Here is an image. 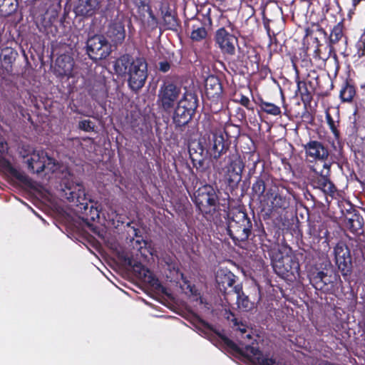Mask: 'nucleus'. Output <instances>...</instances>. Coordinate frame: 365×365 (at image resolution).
<instances>
[{
	"mask_svg": "<svg viewBox=\"0 0 365 365\" xmlns=\"http://www.w3.org/2000/svg\"><path fill=\"white\" fill-rule=\"evenodd\" d=\"M227 235L236 246L243 247L252 234L253 222L245 210L236 209L226 226Z\"/></svg>",
	"mask_w": 365,
	"mask_h": 365,
	"instance_id": "1",
	"label": "nucleus"
},
{
	"mask_svg": "<svg viewBox=\"0 0 365 365\" xmlns=\"http://www.w3.org/2000/svg\"><path fill=\"white\" fill-rule=\"evenodd\" d=\"M240 129L233 125L213 128L208 138V152L215 159H220L230 150L232 138H236Z\"/></svg>",
	"mask_w": 365,
	"mask_h": 365,
	"instance_id": "2",
	"label": "nucleus"
},
{
	"mask_svg": "<svg viewBox=\"0 0 365 365\" xmlns=\"http://www.w3.org/2000/svg\"><path fill=\"white\" fill-rule=\"evenodd\" d=\"M264 197L267 205L265 212L267 218L281 215L290 205V188L279 182L273 183L267 189Z\"/></svg>",
	"mask_w": 365,
	"mask_h": 365,
	"instance_id": "3",
	"label": "nucleus"
},
{
	"mask_svg": "<svg viewBox=\"0 0 365 365\" xmlns=\"http://www.w3.org/2000/svg\"><path fill=\"white\" fill-rule=\"evenodd\" d=\"M198 107V97L196 93L186 91L179 100L172 114V122L177 131H183L190 122Z\"/></svg>",
	"mask_w": 365,
	"mask_h": 365,
	"instance_id": "4",
	"label": "nucleus"
},
{
	"mask_svg": "<svg viewBox=\"0 0 365 365\" xmlns=\"http://www.w3.org/2000/svg\"><path fill=\"white\" fill-rule=\"evenodd\" d=\"M312 285L325 294L336 295L342 287V281L338 272L331 267L323 269H314L309 274Z\"/></svg>",
	"mask_w": 365,
	"mask_h": 365,
	"instance_id": "5",
	"label": "nucleus"
},
{
	"mask_svg": "<svg viewBox=\"0 0 365 365\" xmlns=\"http://www.w3.org/2000/svg\"><path fill=\"white\" fill-rule=\"evenodd\" d=\"M245 168V163L237 150L229 151L223 161H219L217 170L222 174L224 182L231 189H235L242 180V174Z\"/></svg>",
	"mask_w": 365,
	"mask_h": 365,
	"instance_id": "6",
	"label": "nucleus"
},
{
	"mask_svg": "<svg viewBox=\"0 0 365 365\" xmlns=\"http://www.w3.org/2000/svg\"><path fill=\"white\" fill-rule=\"evenodd\" d=\"M181 86L170 81H164L158 94V104L165 112L173 109L179 101Z\"/></svg>",
	"mask_w": 365,
	"mask_h": 365,
	"instance_id": "7",
	"label": "nucleus"
},
{
	"mask_svg": "<svg viewBox=\"0 0 365 365\" xmlns=\"http://www.w3.org/2000/svg\"><path fill=\"white\" fill-rule=\"evenodd\" d=\"M128 83L132 91L141 89L148 78V63L144 57H136L132 60L128 71Z\"/></svg>",
	"mask_w": 365,
	"mask_h": 365,
	"instance_id": "8",
	"label": "nucleus"
},
{
	"mask_svg": "<svg viewBox=\"0 0 365 365\" xmlns=\"http://www.w3.org/2000/svg\"><path fill=\"white\" fill-rule=\"evenodd\" d=\"M275 272L282 278L292 279L299 275L300 264L297 255L294 254L281 255L273 261Z\"/></svg>",
	"mask_w": 365,
	"mask_h": 365,
	"instance_id": "9",
	"label": "nucleus"
},
{
	"mask_svg": "<svg viewBox=\"0 0 365 365\" xmlns=\"http://www.w3.org/2000/svg\"><path fill=\"white\" fill-rule=\"evenodd\" d=\"M334 255L336 264L344 279L349 281L352 273V259L350 250L344 241L340 240L336 244L334 247Z\"/></svg>",
	"mask_w": 365,
	"mask_h": 365,
	"instance_id": "10",
	"label": "nucleus"
},
{
	"mask_svg": "<svg viewBox=\"0 0 365 365\" xmlns=\"http://www.w3.org/2000/svg\"><path fill=\"white\" fill-rule=\"evenodd\" d=\"M86 52L94 61L106 58L111 53V46L103 35H94L86 41Z\"/></svg>",
	"mask_w": 365,
	"mask_h": 365,
	"instance_id": "11",
	"label": "nucleus"
},
{
	"mask_svg": "<svg viewBox=\"0 0 365 365\" xmlns=\"http://www.w3.org/2000/svg\"><path fill=\"white\" fill-rule=\"evenodd\" d=\"M218 201L219 197L215 189L209 184L200 187L194 193V202L202 215L215 206Z\"/></svg>",
	"mask_w": 365,
	"mask_h": 365,
	"instance_id": "12",
	"label": "nucleus"
},
{
	"mask_svg": "<svg viewBox=\"0 0 365 365\" xmlns=\"http://www.w3.org/2000/svg\"><path fill=\"white\" fill-rule=\"evenodd\" d=\"M24 158L29 170L33 173L39 174L48 169L49 165H55L53 159L48 156L43 150H34Z\"/></svg>",
	"mask_w": 365,
	"mask_h": 365,
	"instance_id": "13",
	"label": "nucleus"
},
{
	"mask_svg": "<svg viewBox=\"0 0 365 365\" xmlns=\"http://www.w3.org/2000/svg\"><path fill=\"white\" fill-rule=\"evenodd\" d=\"M302 146L308 162L313 163L319 161L327 163V160L329 156V150L328 146L324 143L317 140H309Z\"/></svg>",
	"mask_w": 365,
	"mask_h": 365,
	"instance_id": "14",
	"label": "nucleus"
},
{
	"mask_svg": "<svg viewBox=\"0 0 365 365\" xmlns=\"http://www.w3.org/2000/svg\"><path fill=\"white\" fill-rule=\"evenodd\" d=\"M62 191L69 202L74 203L76 206H80V208L81 210L83 209L86 215H88L86 211L88 208V205L87 203L85 189L82 184L66 183Z\"/></svg>",
	"mask_w": 365,
	"mask_h": 365,
	"instance_id": "15",
	"label": "nucleus"
},
{
	"mask_svg": "<svg viewBox=\"0 0 365 365\" xmlns=\"http://www.w3.org/2000/svg\"><path fill=\"white\" fill-rule=\"evenodd\" d=\"M161 22L160 34L165 30H170L177 32L181 27V22L178 16L177 11L170 8L169 4H162L159 9Z\"/></svg>",
	"mask_w": 365,
	"mask_h": 365,
	"instance_id": "16",
	"label": "nucleus"
},
{
	"mask_svg": "<svg viewBox=\"0 0 365 365\" xmlns=\"http://www.w3.org/2000/svg\"><path fill=\"white\" fill-rule=\"evenodd\" d=\"M202 215L207 221L212 222L217 226H222L225 224L227 226L228 220L231 217L230 205L228 202L220 204L218 201L212 208L205 211Z\"/></svg>",
	"mask_w": 365,
	"mask_h": 365,
	"instance_id": "17",
	"label": "nucleus"
},
{
	"mask_svg": "<svg viewBox=\"0 0 365 365\" xmlns=\"http://www.w3.org/2000/svg\"><path fill=\"white\" fill-rule=\"evenodd\" d=\"M237 277L227 269H220L217 270L215 275V281L217 287L220 292L225 296L226 300V295L230 292H232V288L236 284V279Z\"/></svg>",
	"mask_w": 365,
	"mask_h": 365,
	"instance_id": "18",
	"label": "nucleus"
},
{
	"mask_svg": "<svg viewBox=\"0 0 365 365\" xmlns=\"http://www.w3.org/2000/svg\"><path fill=\"white\" fill-rule=\"evenodd\" d=\"M277 182L272 174L269 171H266L263 167L259 174L255 177V180L252 185V192L258 197L264 196V193L266 194V190H267L269 186Z\"/></svg>",
	"mask_w": 365,
	"mask_h": 365,
	"instance_id": "19",
	"label": "nucleus"
},
{
	"mask_svg": "<svg viewBox=\"0 0 365 365\" xmlns=\"http://www.w3.org/2000/svg\"><path fill=\"white\" fill-rule=\"evenodd\" d=\"M307 78L313 81L316 94L319 96H327L333 89V82L329 75H319L314 70L310 71Z\"/></svg>",
	"mask_w": 365,
	"mask_h": 365,
	"instance_id": "20",
	"label": "nucleus"
},
{
	"mask_svg": "<svg viewBox=\"0 0 365 365\" xmlns=\"http://www.w3.org/2000/svg\"><path fill=\"white\" fill-rule=\"evenodd\" d=\"M215 41L223 53L235 54V44L238 41L237 38L230 34L225 28H220L217 31Z\"/></svg>",
	"mask_w": 365,
	"mask_h": 365,
	"instance_id": "21",
	"label": "nucleus"
},
{
	"mask_svg": "<svg viewBox=\"0 0 365 365\" xmlns=\"http://www.w3.org/2000/svg\"><path fill=\"white\" fill-rule=\"evenodd\" d=\"M296 83L297 86V93L300 96L301 100L304 105L305 113L308 114L307 107L310 106L313 100V96L316 93V89L313 84V81L308 78L307 81H301L297 74L296 76Z\"/></svg>",
	"mask_w": 365,
	"mask_h": 365,
	"instance_id": "22",
	"label": "nucleus"
},
{
	"mask_svg": "<svg viewBox=\"0 0 365 365\" xmlns=\"http://www.w3.org/2000/svg\"><path fill=\"white\" fill-rule=\"evenodd\" d=\"M205 95L212 101H219L223 93V88L220 78L214 75L207 76L205 81Z\"/></svg>",
	"mask_w": 365,
	"mask_h": 365,
	"instance_id": "23",
	"label": "nucleus"
},
{
	"mask_svg": "<svg viewBox=\"0 0 365 365\" xmlns=\"http://www.w3.org/2000/svg\"><path fill=\"white\" fill-rule=\"evenodd\" d=\"M106 34L114 46L121 45L126 36L123 21L118 19L112 21L108 25Z\"/></svg>",
	"mask_w": 365,
	"mask_h": 365,
	"instance_id": "24",
	"label": "nucleus"
},
{
	"mask_svg": "<svg viewBox=\"0 0 365 365\" xmlns=\"http://www.w3.org/2000/svg\"><path fill=\"white\" fill-rule=\"evenodd\" d=\"M74 66L73 58L66 54L59 56L55 62V72L59 76H71Z\"/></svg>",
	"mask_w": 365,
	"mask_h": 365,
	"instance_id": "25",
	"label": "nucleus"
},
{
	"mask_svg": "<svg viewBox=\"0 0 365 365\" xmlns=\"http://www.w3.org/2000/svg\"><path fill=\"white\" fill-rule=\"evenodd\" d=\"M88 93L94 101L98 103L103 101L108 97L106 79L104 78L95 79L88 90Z\"/></svg>",
	"mask_w": 365,
	"mask_h": 365,
	"instance_id": "26",
	"label": "nucleus"
},
{
	"mask_svg": "<svg viewBox=\"0 0 365 365\" xmlns=\"http://www.w3.org/2000/svg\"><path fill=\"white\" fill-rule=\"evenodd\" d=\"M364 224L363 217L356 210L349 213V217H346V227L355 235H361L364 233Z\"/></svg>",
	"mask_w": 365,
	"mask_h": 365,
	"instance_id": "27",
	"label": "nucleus"
},
{
	"mask_svg": "<svg viewBox=\"0 0 365 365\" xmlns=\"http://www.w3.org/2000/svg\"><path fill=\"white\" fill-rule=\"evenodd\" d=\"M101 0L82 1L76 8V12L84 16H91L100 8Z\"/></svg>",
	"mask_w": 365,
	"mask_h": 365,
	"instance_id": "28",
	"label": "nucleus"
},
{
	"mask_svg": "<svg viewBox=\"0 0 365 365\" xmlns=\"http://www.w3.org/2000/svg\"><path fill=\"white\" fill-rule=\"evenodd\" d=\"M356 94V90L352 80L350 78H346L343 81L339 91V98L341 101L344 103H351Z\"/></svg>",
	"mask_w": 365,
	"mask_h": 365,
	"instance_id": "29",
	"label": "nucleus"
},
{
	"mask_svg": "<svg viewBox=\"0 0 365 365\" xmlns=\"http://www.w3.org/2000/svg\"><path fill=\"white\" fill-rule=\"evenodd\" d=\"M6 166L8 168V175L13 180L22 183L24 185H28L30 182L29 178L25 175L23 172L12 167L9 163L3 157H1V168Z\"/></svg>",
	"mask_w": 365,
	"mask_h": 365,
	"instance_id": "30",
	"label": "nucleus"
},
{
	"mask_svg": "<svg viewBox=\"0 0 365 365\" xmlns=\"http://www.w3.org/2000/svg\"><path fill=\"white\" fill-rule=\"evenodd\" d=\"M120 259L125 265L132 268L139 277H146V272L148 270L145 268L140 262L135 260L133 256L123 253L120 255Z\"/></svg>",
	"mask_w": 365,
	"mask_h": 365,
	"instance_id": "31",
	"label": "nucleus"
},
{
	"mask_svg": "<svg viewBox=\"0 0 365 365\" xmlns=\"http://www.w3.org/2000/svg\"><path fill=\"white\" fill-rule=\"evenodd\" d=\"M232 293L236 294L237 304L239 308L245 311L252 309L253 304L249 297L244 294L241 284H237L233 287Z\"/></svg>",
	"mask_w": 365,
	"mask_h": 365,
	"instance_id": "32",
	"label": "nucleus"
},
{
	"mask_svg": "<svg viewBox=\"0 0 365 365\" xmlns=\"http://www.w3.org/2000/svg\"><path fill=\"white\" fill-rule=\"evenodd\" d=\"M260 55L255 51L252 50L248 52L247 59L245 61V68L247 72L255 73L259 70Z\"/></svg>",
	"mask_w": 365,
	"mask_h": 365,
	"instance_id": "33",
	"label": "nucleus"
},
{
	"mask_svg": "<svg viewBox=\"0 0 365 365\" xmlns=\"http://www.w3.org/2000/svg\"><path fill=\"white\" fill-rule=\"evenodd\" d=\"M330 167V164L324 163L323 168L327 170L326 174L318 172L314 166L310 167V170L314 173V175L311 179V183L314 188H318L325 180L329 178Z\"/></svg>",
	"mask_w": 365,
	"mask_h": 365,
	"instance_id": "34",
	"label": "nucleus"
},
{
	"mask_svg": "<svg viewBox=\"0 0 365 365\" xmlns=\"http://www.w3.org/2000/svg\"><path fill=\"white\" fill-rule=\"evenodd\" d=\"M257 105L259 106L261 110L267 114L272 115H279L281 114V109L279 106L272 103L265 101L262 98L259 97L257 101L255 100Z\"/></svg>",
	"mask_w": 365,
	"mask_h": 365,
	"instance_id": "35",
	"label": "nucleus"
},
{
	"mask_svg": "<svg viewBox=\"0 0 365 365\" xmlns=\"http://www.w3.org/2000/svg\"><path fill=\"white\" fill-rule=\"evenodd\" d=\"M130 56L128 54H124L118 58L114 63V69L118 75L128 73V68L131 63Z\"/></svg>",
	"mask_w": 365,
	"mask_h": 365,
	"instance_id": "36",
	"label": "nucleus"
},
{
	"mask_svg": "<svg viewBox=\"0 0 365 365\" xmlns=\"http://www.w3.org/2000/svg\"><path fill=\"white\" fill-rule=\"evenodd\" d=\"M252 219L255 220V215H252ZM255 228H253L252 234L253 237L252 238L255 242H258L259 245H263V243L267 240V235L264 230V226L261 222H259V225L257 223L255 220Z\"/></svg>",
	"mask_w": 365,
	"mask_h": 365,
	"instance_id": "37",
	"label": "nucleus"
},
{
	"mask_svg": "<svg viewBox=\"0 0 365 365\" xmlns=\"http://www.w3.org/2000/svg\"><path fill=\"white\" fill-rule=\"evenodd\" d=\"M344 36V24L342 21L336 24L331 31L329 41L330 44L338 43Z\"/></svg>",
	"mask_w": 365,
	"mask_h": 365,
	"instance_id": "38",
	"label": "nucleus"
},
{
	"mask_svg": "<svg viewBox=\"0 0 365 365\" xmlns=\"http://www.w3.org/2000/svg\"><path fill=\"white\" fill-rule=\"evenodd\" d=\"M18 4V0H2L1 16H7L15 12Z\"/></svg>",
	"mask_w": 365,
	"mask_h": 365,
	"instance_id": "39",
	"label": "nucleus"
},
{
	"mask_svg": "<svg viewBox=\"0 0 365 365\" xmlns=\"http://www.w3.org/2000/svg\"><path fill=\"white\" fill-rule=\"evenodd\" d=\"M146 11L148 14V18L145 26L149 31L153 32L159 26V25L160 26V22H159L150 6H148V9H146Z\"/></svg>",
	"mask_w": 365,
	"mask_h": 365,
	"instance_id": "40",
	"label": "nucleus"
},
{
	"mask_svg": "<svg viewBox=\"0 0 365 365\" xmlns=\"http://www.w3.org/2000/svg\"><path fill=\"white\" fill-rule=\"evenodd\" d=\"M326 120L329 125V128L331 130V133H333L334 138L336 140H339L340 138V132L338 130V126L339 123V120L335 121L329 112L326 113Z\"/></svg>",
	"mask_w": 365,
	"mask_h": 365,
	"instance_id": "41",
	"label": "nucleus"
},
{
	"mask_svg": "<svg viewBox=\"0 0 365 365\" xmlns=\"http://www.w3.org/2000/svg\"><path fill=\"white\" fill-rule=\"evenodd\" d=\"M317 189L321 190L325 195L334 197L337 191L335 185L331 181L330 178L325 180Z\"/></svg>",
	"mask_w": 365,
	"mask_h": 365,
	"instance_id": "42",
	"label": "nucleus"
},
{
	"mask_svg": "<svg viewBox=\"0 0 365 365\" xmlns=\"http://www.w3.org/2000/svg\"><path fill=\"white\" fill-rule=\"evenodd\" d=\"M196 146V148L192 147L189 148V155L192 162L194 158L201 160L205 158L204 155V148L201 143H197Z\"/></svg>",
	"mask_w": 365,
	"mask_h": 365,
	"instance_id": "43",
	"label": "nucleus"
},
{
	"mask_svg": "<svg viewBox=\"0 0 365 365\" xmlns=\"http://www.w3.org/2000/svg\"><path fill=\"white\" fill-rule=\"evenodd\" d=\"M192 165L196 169L197 173L202 177V174L208 169V165L206 164L205 158L203 159H192Z\"/></svg>",
	"mask_w": 365,
	"mask_h": 365,
	"instance_id": "44",
	"label": "nucleus"
},
{
	"mask_svg": "<svg viewBox=\"0 0 365 365\" xmlns=\"http://www.w3.org/2000/svg\"><path fill=\"white\" fill-rule=\"evenodd\" d=\"M193 28L190 35L192 40L200 41L206 38L207 33L205 27H197L195 29V26H193Z\"/></svg>",
	"mask_w": 365,
	"mask_h": 365,
	"instance_id": "45",
	"label": "nucleus"
},
{
	"mask_svg": "<svg viewBox=\"0 0 365 365\" xmlns=\"http://www.w3.org/2000/svg\"><path fill=\"white\" fill-rule=\"evenodd\" d=\"M183 286H185V287H183V289L186 294H189L190 296L194 297L200 296V292L198 289L195 287L194 284H192L188 280H184Z\"/></svg>",
	"mask_w": 365,
	"mask_h": 365,
	"instance_id": "46",
	"label": "nucleus"
},
{
	"mask_svg": "<svg viewBox=\"0 0 365 365\" xmlns=\"http://www.w3.org/2000/svg\"><path fill=\"white\" fill-rule=\"evenodd\" d=\"M80 130L86 132H91L94 130V124L90 120H83L78 123V125Z\"/></svg>",
	"mask_w": 365,
	"mask_h": 365,
	"instance_id": "47",
	"label": "nucleus"
},
{
	"mask_svg": "<svg viewBox=\"0 0 365 365\" xmlns=\"http://www.w3.org/2000/svg\"><path fill=\"white\" fill-rule=\"evenodd\" d=\"M268 48L271 54L272 53H277L279 50H281V46L278 44V41L275 36L269 37Z\"/></svg>",
	"mask_w": 365,
	"mask_h": 365,
	"instance_id": "48",
	"label": "nucleus"
},
{
	"mask_svg": "<svg viewBox=\"0 0 365 365\" xmlns=\"http://www.w3.org/2000/svg\"><path fill=\"white\" fill-rule=\"evenodd\" d=\"M321 51L319 48H317L313 54V60L315 61V63L317 64V66H321L322 65L325 64V61L327 60L326 56H321Z\"/></svg>",
	"mask_w": 365,
	"mask_h": 365,
	"instance_id": "49",
	"label": "nucleus"
},
{
	"mask_svg": "<svg viewBox=\"0 0 365 365\" xmlns=\"http://www.w3.org/2000/svg\"><path fill=\"white\" fill-rule=\"evenodd\" d=\"M237 101L239 102L242 106L245 107L247 110L254 111V107L248 97L244 95H240V98Z\"/></svg>",
	"mask_w": 365,
	"mask_h": 365,
	"instance_id": "50",
	"label": "nucleus"
},
{
	"mask_svg": "<svg viewBox=\"0 0 365 365\" xmlns=\"http://www.w3.org/2000/svg\"><path fill=\"white\" fill-rule=\"evenodd\" d=\"M171 68V63L168 61H163L158 63V68L163 73L168 72Z\"/></svg>",
	"mask_w": 365,
	"mask_h": 365,
	"instance_id": "51",
	"label": "nucleus"
},
{
	"mask_svg": "<svg viewBox=\"0 0 365 365\" xmlns=\"http://www.w3.org/2000/svg\"><path fill=\"white\" fill-rule=\"evenodd\" d=\"M258 72L262 78H265L269 73H271V70L267 65H262L259 67Z\"/></svg>",
	"mask_w": 365,
	"mask_h": 365,
	"instance_id": "52",
	"label": "nucleus"
},
{
	"mask_svg": "<svg viewBox=\"0 0 365 365\" xmlns=\"http://www.w3.org/2000/svg\"><path fill=\"white\" fill-rule=\"evenodd\" d=\"M133 2L139 10L145 9V8L148 9V6H150L148 3H146L145 0H133Z\"/></svg>",
	"mask_w": 365,
	"mask_h": 365,
	"instance_id": "53",
	"label": "nucleus"
},
{
	"mask_svg": "<svg viewBox=\"0 0 365 365\" xmlns=\"http://www.w3.org/2000/svg\"><path fill=\"white\" fill-rule=\"evenodd\" d=\"M262 20H263V24H264V29H266L267 32V34L269 36V37L272 36L270 35V27H269V21L270 20L268 19L266 16H265V12L264 11L262 12Z\"/></svg>",
	"mask_w": 365,
	"mask_h": 365,
	"instance_id": "54",
	"label": "nucleus"
},
{
	"mask_svg": "<svg viewBox=\"0 0 365 365\" xmlns=\"http://www.w3.org/2000/svg\"><path fill=\"white\" fill-rule=\"evenodd\" d=\"M146 245H147L146 241L144 240L143 238L137 239L135 242V245H133V247L137 249L138 251H140L143 247L146 246Z\"/></svg>",
	"mask_w": 365,
	"mask_h": 365,
	"instance_id": "55",
	"label": "nucleus"
},
{
	"mask_svg": "<svg viewBox=\"0 0 365 365\" xmlns=\"http://www.w3.org/2000/svg\"><path fill=\"white\" fill-rule=\"evenodd\" d=\"M235 115L241 121L245 120L246 119L245 111L241 108H237L236 109Z\"/></svg>",
	"mask_w": 365,
	"mask_h": 365,
	"instance_id": "56",
	"label": "nucleus"
},
{
	"mask_svg": "<svg viewBox=\"0 0 365 365\" xmlns=\"http://www.w3.org/2000/svg\"><path fill=\"white\" fill-rule=\"evenodd\" d=\"M89 212L91 215L90 219L91 220L94 221L96 218L99 217V211L98 210L97 208H94L93 205L91 206Z\"/></svg>",
	"mask_w": 365,
	"mask_h": 365,
	"instance_id": "57",
	"label": "nucleus"
},
{
	"mask_svg": "<svg viewBox=\"0 0 365 365\" xmlns=\"http://www.w3.org/2000/svg\"><path fill=\"white\" fill-rule=\"evenodd\" d=\"M149 282L152 283V285L153 286H156L157 287H161L159 281L158 279H155V278H152L151 280L149 281Z\"/></svg>",
	"mask_w": 365,
	"mask_h": 365,
	"instance_id": "58",
	"label": "nucleus"
},
{
	"mask_svg": "<svg viewBox=\"0 0 365 365\" xmlns=\"http://www.w3.org/2000/svg\"><path fill=\"white\" fill-rule=\"evenodd\" d=\"M259 162V156H257V159H256V160L254 161V163H253V168H252V170H255V169L256 165H257V164ZM251 172H252V169H250V170L249 173L250 174V173H251Z\"/></svg>",
	"mask_w": 365,
	"mask_h": 365,
	"instance_id": "59",
	"label": "nucleus"
},
{
	"mask_svg": "<svg viewBox=\"0 0 365 365\" xmlns=\"http://www.w3.org/2000/svg\"><path fill=\"white\" fill-rule=\"evenodd\" d=\"M241 4H245L247 5H250L253 3L255 0H239Z\"/></svg>",
	"mask_w": 365,
	"mask_h": 365,
	"instance_id": "60",
	"label": "nucleus"
},
{
	"mask_svg": "<svg viewBox=\"0 0 365 365\" xmlns=\"http://www.w3.org/2000/svg\"><path fill=\"white\" fill-rule=\"evenodd\" d=\"M361 89L362 91V96H364V98L365 99V83L361 85Z\"/></svg>",
	"mask_w": 365,
	"mask_h": 365,
	"instance_id": "61",
	"label": "nucleus"
},
{
	"mask_svg": "<svg viewBox=\"0 0 365 365\" xmlns=\"http://www.w3.org/2000/svg\"><path fill=\"white\" fill-rule=\"evenodd\" d=\"M363 45H364V49L362 51L361 56H365V43H364Z\"/></svg>",
	"mask_w": 365,
	"mask_h": 365,
	"instance_id": "62",
	"label": "nucleus"
},
{
	"mask_svg": "<svg viewBox=\"0 0 365 365\" xmlns=\"http://www.w3.org/2000/svg\"><path fill=\"white\" fill-rule=\"evenodd\" d=\"M319 31H320L321 32H322L324 35H327V32L325 31V30H324V29H319Z\"/></svg>",
	"mask_w": 365,
	"mask_h": 365,
	"instance_id": "63",
	"label": "nucleus"
},
{
	"mask_svg": "<svg viewBox=\"0 0 365 365\" xmlns=\"http://www.w3.org/2000/svg\"><path fill=\"white\" fill-rule=\"evenodd\" d=\"M324 365H334V364L331 363H329V362H326V363H324Z\"/></svg>",
	"mask_w": 365,
	"mask_h": 365,
	"instance_id": "64",
	"label": "nucleus"
}]
</instances>
